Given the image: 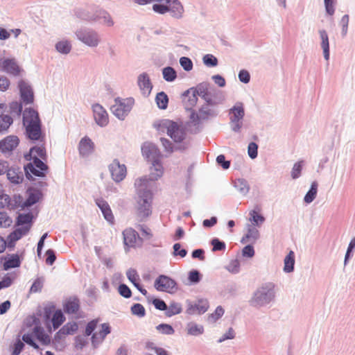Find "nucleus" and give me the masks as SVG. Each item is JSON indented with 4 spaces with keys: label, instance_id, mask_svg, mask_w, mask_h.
Instances as JSON below:
<instances>
[{
    "label": "nucleus",
    "instance_id": "f257e3e1",
    "mask_svg": "<svg viewBox=\"0 0 355 355\" xmlns=\"http://www.w3.org/2000/svg\"><path fill=\"white\" fill-rule=\"evenodd\" d=\"M46 150L44 146H35L31 148L25 159L30 162L24 166L26 175L28 179H33V176L44 177L48 170V166L40 159H45Z\"/></svg>",
    "mask_w": 355,
    "mask_h": 355
},
{
    "label": "nucleus",
    "instance_id": "f03ea898",
    "mask_svg": "<svg viewBox=\"0 0 355 355\" xmlns=\"http://www.w3.org/2000/svg\"><path fill=\"white\" fill-rule=\"evenodd\" d=\"M23 125L26 128L28 137L31 140H39L42 135L41 121L38 112L26 108L23 112Z\"/></svg>",
    "mask_w": 355,
    "mask_h": 355
},
{
    "label": "nucleus",
    "instance_id": "7ed1b4c3",
    "mask_svg": "<svg viewBox=\"0 0 355 355\" xmlns=\"http://www.w3.org/2000/svg\"><path fill=\"white\" fill-rule=\"evenodd\" d=\"M154 128L159 132H166L175 141L182 142L186 136L185 129L182 125L168 119H162L153 124Z\"/></svg>",
    "mask_w": 355,
    "mask_h": 355
},
{
    "label": "nucleus",
    "instance_id": "20e7f679",
    "mask_svg": "<svg viewBox=\"0 0 355 355\" xmlns=\"http://www.w3.org/2000/svg\"><path fill=\"white\" fill-rule=\"evenodd\" d=\"M138 191V199L135 205L136 215L139 221H143L152 214L153 193L150 190L143 189Z\"/></svg>",
    "mask_w": 355,
    "mask_h": 355
},
{
    "label": "nucleus",
    "instance_id": "39448f33",
    "mask_svg": "<svg viewBox=\"0 0 355 355\" xmlns=\"http://www.w3.org/2000/svg\"><path fill=\"white\" fill-rule=\"evenodd\" d=\"M37 340L42 345H48L51 343V336L46 334L44 329L40 326H35L31 331L24 334L22 336V340L27 345L33 347L34 349H39L36 343Z\"/></svg>",
    "mask_w": 355,
    "mask_h": 355
},
{
    "label": "nucleus",
    "instance_id": "423d86ee",
    "mask_svg": "<svg viewBox=\"0 0 355 355\" xmlns=\"http://www.w3.org/2000/svg\"><path fill=\"white\" fill-rule=\"evenodd\" d=\"M151 166L149 168L148 178L143 177L138 178L135 182V186L140 191L143 189H146L149 185L150 182L157 181L164 174V167L161 160L151 162Z\"/></svg>",
    "mask_w": 355,
    "mask_h": 355
},
{
    "label": "nucleus",
    "instance_id": "0eeeda50",
    "mask_svg": "<svg viewBox=\"0 0 355 355\" xmlns=\"http://www.w3.org/2000/svg\"><path fill=\"white\" fill-rule=\"evenodd\" d=\"M134 102L132 98H116L114 100V104L111 107V111L117 118L123 120L130 112Z\"/></svg>",
    "mask_w": 355,
    "mask_h": 355
},
{
    "label": "nucleus",
    "instance_id": "6e6552de",
    "mask_svg": "<svg viewBox=\"0 0 355 355\" xmlns=\"http://www.w3.org/2000/svg\"><path fill=\"white\" fill-rule=\"evenodd\" d=\"M274 285L266 283L262 285L254 293L252 302L254 306H262L268 303L273 297Z\"/></svg>",
    "mask_w": 355,
    "mask_h": 355
},
{
    "label": "nucleus",
    "instance_id": "1a4fd4ad",
    "mask_svg": "<svg viewBox=\"0 0 355 355\" xmlns=\"http://www.w3.org/2000/svg\"><path fill=\"white\" fill-rule=\"evenodd\" d=\"M124 249L126 252L130 248L141 247L143 244V238L140 237L137 232L132 227L125 229L123 232Z\"/></svg>",
    "mask_w": 355,
    "mask_h": 355
},
{
    "label": "nucleus",
    "instance_id": "9d476101",
    "mask_svg": "<svg viewBox=\"0 0 355 355\" xmlns=\"http://www.w3.org/2000/svg\"><path fill=\"white\" fill-rule=\"evenodd\" d=\"M176 282L171 277L162 275L155 281L154 286L158 291L173 293L176 291Z\"/></svg>",
    "mask_w": 355,
    "mask_h": 355
},
{
    "label": "nucleus",
    "instance_id": "9b49d317",
    "mask_svg": "<svg viewBox=\"0 0 355 355\" xmlns=\"http://www.w3.org/2000/svg\"><path fill=\"white\" fill-rule=\"evenodd\" d=\"M109 171L112 180L116 182H121L127 175V168L125 164H120L116 159L109 165Z\"/></svg>",
    "mask_w": 355,
    "mask_h": 355
},
{
    "label": "nucleus",
    "instance_id": "f8f14e48",
    "mask_svg": "<svg viewBox=\"0 0 355 355\" xmlns=\"http://www.w3.org/2000/svg\"><path fill=\"white\" fill-rule=\"evenodd\" d=\"M142 154L148 162L151 163L161 160L162 155L158 148L150 143H146L141 148Z\"/></svg>",
    "mask_w": 355,
    "mask_h": 355
},
{
    "label": "nucleus",
    "instance_id": "ddd939ff",
    "mask_svg": "<svg viewBox=\"0 0 355 355\" xmlns=\"http://www.w3.org/2000/svg\"><path fill=\"white\" fill-rule=\"evenodd\" d=\"M94 119L96 123L101 126H106L109 123V117L107 111L100 104H94L92 106Z\"/></svg>",
    "mask_w": 355,
    "mask_h": 355
},
{
    "label": "nucleus",
    "instance_id": "4468645a",
    "mask_svg": "<svg viewBox=\"0 0 355 355\" xmlns=\"http://www.w3.org/2000/svg\"><path fill=\"white\" fill-rule=\"evenodd\" d=\"M76 35L80 41L89 46H96L99 42L97 33L92 31H79Z\"/></svg>",
    "mask_w": 355,
    "mask_h": 355
},
{
    "label": "nucleus",
    "instance_id": "2eb2a0df",
    "mask_svg": "<svg viewBox=\"0 0 355 355\" xmlns=\"http://www.w3.org/2000/svg\"><path fill=\"white\" fill-rule=\"evenodd\" d=\"M19 143V139L17 136L10 135L0 141V150L3 153H10L15 149Z\"/></svg>",
    "mask_w": 355,
    "mask_h": 355
},
{
    "label": "nucleus",
    "instance_id": "dca6fc26",
    "mask_svg": "<svg viewBox=\"0 0 355 355\" xmlns=\"http://www.w3.org/2000/svg\"><path fill=\"white\" fill-rule=\"evenodd\" d=\"M137 83L143 95L148 96L153 89V85L148 75L146 73L140 74L138 77Z\"/></svg>",
    "mask_w": 355,
    "mask_h": 355
},
{
    "label": "nucleus",
    "instance_id": "f3484780",
    "mask_svg": "<svg viewBox=\"0 0 355 355\" xmlns=\"http://www.w3.org/2000/svg\"><path fill=\"white\" fill-rule=\"evenodd\" d=\"M19 88L21 100L26 104L32 103L34 100L33 92L31 87L24 81L21 80L19 83Z\"/></svg>",
    "mask_w": 355,
    "mask_h": 355
},
{
    "label": "nucleus",
    "instance_id": "a211bd4d",
    "mask_svg": "<svg viewBox=\"0 0 355 355\" xmlns=\"http://www.w3.org/2000/svg\"><path fill=\"white\" fill-rule=\"evenodd\" d=\"M33 215L29 212L27 214H20L18 215L16 220V225L23 229H28V231L31 228L33 224Z\"/></svg>",
    "mask_w": 355,
    "mask_h": 355
},
{
    "label": "nucleus",
    "instance_id": "6ab92c4d",
    "mask_svg": "<svg viewBox=\"0 0 355 355\" xmlns=\"http://www.w3.org/2000/svg\"><path fill=\"white\" fill-rule=\"evenodd\" d=\"M3 71L15 76L20 73V68L13 59H5L2 61Z\"/></svg>",
    "mask_w": 355,
    "mask_h": 355
},
{
    "label": "nucleus",
    "instance_id": "aec40b11",
    "mask_svg": "<svg viewBox=\"0 0 355 355\" xmlns=\"http://www.w3.org/2000/svg\"><path fill=\"white\" fill-rule=\"evenodd\" d=\"M231 113L232 114V116H231V121L236 123V128H234V130H238L240 128L238 123L241 119H243L244 116V109L243 104L241 103H236L231 109Z\"/></svg>",
    "mask_w": 355,
    "mask_h": 355
},
{
    "label": "nucleus",
    "instance_id": "412c9836",
    "mask_svg": "<svg viewBox=\"0 0 355 355\" xmlns=\"http://www.w3.org/2000/svg\"><path fill=\"white\" fill-rule=\"evenodd\" d=\"M94 144L87 137H83L79 143V152L80 155L85 156L92 153L94 150Z\"/></svg>",
    "mask_w": 355,
    "mask_h": 355
},
{
    "label": "nucleus",
    "instance_id": "4be33fe9",
    "mask_svg": "<svg viewBox=\"0 0 355 355\" xmlns=\"http://www.w3.org/2000/svg\"><path fill=\"white\" fill-rule=\"evenodd\" d=\"M96 205L101 210L105 218L110 223L114 221V216L108 203L103 199H97Z\"/></svg>",
    "mask_w": 355,
    "mask_h": 355
},
{
    "label": "nucleus",
    "instance_id": "5701e85b",
    "mask_svg": "<svg viewBox=\"0 0 355 355\" xmlns=\"http://www.w3.org/2000/svg\"><path fill=\"white\" fill-rule=\"evenodd\" d=\"M110 333V327L108 324L104 323L101 326V329L95 332L92 336V343L94 344L102 342L105 336Z\"/></svg>",
    "mask_w": 355,
    "mask_h": 355
},
{
    "label": "nucleus",
    "instance_id": "b1692460",
    "mask_svg": "<svg viewBox=\"0 0 355 355\" xmlns=\"http://www.w3.org/2000/svg\"><path fill=\"white\" fill-rule=\"evenodd\" d=\"M41 193L36 189H28V198L24 202L22 207H29L36 203L40 198Z\"/></svg>",
    "mask_w": 355,
    "mask_h": 355
},
{
    "label": "nucleus",
    "instance_id": "393cba45",
    "mask_svg": "<svg viewBox=\"0 0 355 355\" xmlns=\"http://www.w3.org/2000/svg\"><path fill=\"white\" fill-rule=\"evenodd\" d=\"M320 36L322 40L321 46L323 49L324 57L328 60L329 58V44L328 35L324 30L319 31Z\"/></svg>",
    "mask_w": 355,
    "mask_h": 355
},
{
    "label": "nucleus",
    "instance_id": "a878e982",
    "mask_svg": "<svg viewBox=\"0 0 355 355\" xmlns=\"http://www.w3.org/2000/svg\"><path fill=\"white\" fill-rule=\"evenodd\" d=\"M320 36L322 40L321 46L323 49L324 57L328 60L329 58V44L328 35L324 30L319 31Z\"/></svg>",
    "mask_w": 355,
    "mask_h": 355
},
{
    "label": "nucleus",
    "instance_id": "bb28decb",
    "mask_svg": "<svg viewBox=\"0 0 355 355\" xmlns=\"http://www.w3.org/2000/svg\"><path fill=\"white\" fill-rule=\"evenodd\" d=\"M79 308V300L76 297L69 299L64 306V310L67 313H76Z\"/></svg>",
    "mask_w": 355,
    "mask_h": 355
},
{
    "label": "nucleus",
    "instance_id": "cd10ccee",
    "mask_svg": "<svg viewBox=\"0 0 355 355\" xmlns=\"http://www.w3.org/2000/svg\"><path fill=\"white\" fill-rule=\"evenodd\" d=\"M7 177L8 179L14 184H19L22 182L24 178L21 172L18 171L15 168L7 169Z\"/></svg>",
    "mask_w": 355,
    "mask_h": 355
},
{
    "label": "nucleus",
    "instance_id": "c85d7f7f",
    "mask_svg": "<svg viewBox=\"0 0 355 355\" xmlns=\"http://www.w3.org/2000/svg\"><path fill=\"white\" fill-rule=\"evenodd\" d=\"M284 271L285 272H291L293 271L295 264V253L290 251L284 260Z\"/></svg>",
    "mask_w": 355,
    "mask_h": 355
},
{
    "label": "nucleus",
    "instance_id": "c756f323",
    "mask_svg": "<svg viewBox=\"0 0 355 355\" xmlns=\"http://www.w3.org/2000/svg\"><path fill=\"white\" fill-rule=\"evenodd\" d=\"M20 266L19 257L17 254H12L5 259L3 268L5 270L19 267Z\"/></svg>",
    "mask_w": 355,
    "mask_h": 355
},
{
    "label": "nucleus",
    "instance_id": "7c9ffc66",
    "mask_svg": "<svg viewBox=\"0 0 355 355\" xmlns=\"http://www.w3.org/2000/svg\"><path fill=\"white\" fill-rule=\"evenodd\" d=\"M28 229H23L22 227L16 228L8 236V240L10 242H16L20 239L23 236L28 234Z\"/></svg>",
    "mask_w": 355,
    "mask_h": 355
},
{
    "label": "nucleus",
    "instance_id": "2f4dec72",
    "mask_svg": "<svg viewBox=\"0 0 355 355\" xmlns=\"http://www.w3.org/2000/svg\"><path fill=\"white\" fill-rule=\"evenodd\" d=\"M155 101L159 108L166 109L168 103V96L164 92H159L155 97Z\"/></svg>",
    "mask_w": 355,
    "mask_h": 355
},
{
    "label": "nucleus",
    "instance_id": "473e14b6",
    "mask_svg": "<svg viewBox=\"0 0 355 355\" xmlns=\"http://www.w3.org/2000/svg\"><path fill=\"white\" fill-rule=\"evenodd\" d=\"M259 233L258 230L254 227H250L248 230V233L245 234L244 237L242 239L243 243H246L248 241H254L259 237Z\"/></svg>",
    "mask_w": 355,
    "mask_h": 355
},
{
    "label": "nucleus",
    "instance_id": "72a5a7b5",
    "mask_svg": "<svg viewBox=\"0 0 355 355\" xmlns=\"http://www.w3.org/2000/svg\"><path fill=\"white\" fill-rule=\"evenodd\" d=\"M168 6L170 8L169 11L172 12L175 17L181 16L183 12V7L178 0L171 1V3H169Z\"/></svg>",
    "mask_w": 355,
    "mask_h": 355
},
{
    "label": "nucleus",
    "instance_id": "f704fd0d",
    "mask_svg": "<svg viewBox=\"0 0 355 355\" xmlns=\"http://www.w3.org/2000/svg\"><path fill=\"white\" fill-rule=\"evenodd\" d=\"M317 192L318 183L316 182H313L311 184V189L304 196V201L306 203H311L315 198Z\"/></svg>",
    "mask_w": 355,
    "mask_h": 355
},
{
    "label": "nucleus",
    "instance_id": "c9c22d12",
    "mask_svg": "<svg viewBox=\"0 0 355 355\" xmlns=\"http://www.w3.org/2000/svg\"><path fill=\"white\" fill-rule=\"evenodd\" d=\"M145 347L148 350L153 351L157 355H170V353L161 347L156 346L153 342H147Z\"/></svg>",
    "mask_w": 355,
    "mask_h": 355
},
{
    "label": "nucleus",
    "instance_id": "e433bc0d",
    "mask_svg": "<svg viewBox=\"0 0 355 355\" xmlns=\"http://www.w3.org/2000/svg\"><path fill=\"white\" fill-rule=\"evenodd\" d=\"M78 329L76 323H67L58 332V335H69L76 332Z\"/></svg>",
    "mask_w": 355,
    "mask_h": 355
},
{
    "label": "nucleus",
    "instance_id": "4c0bfd02",
    "mask_svg": "<svg viewBox=\"0 0 355 355\" xmlns=\"http://www.w3.org/2000/svg\"><path fill=\"white\" fill-rule=\"evenodd\" d=\"M182 306L180 304L177 302H172L167 306L166 315L168 317H171L174 315L179 314L182 312Z\"/></svg>",
    "mask_w": 355,
    "mask_h": 355
},
{
    "label": "nucleus",
    "instance_id": "58836bf2",
    "mask_svg": "<svg viewBox=\"0 0 355 355\" xmlns=\"http://www.w3.org/2000/svg\"><path fill=\"white\" fill-rule=\"evenodd\" d=\"M162 74L164 79L168 82L173 81L177 77L175 71L171 67L164 68Z\"/></svg>",
    "mask_w": 355,
    "mask_h": 355
},
{
    "label": "nucleus",
    "instance_id": "ea45409f",
    "mask_svg": "<svg viewBox=\"0 0 355 355\" xmlns=\"http://www.w3.org/2000/svg\"><path fill=\"white\" fill-rule=\"evenodd\" d=\"M64 317L60 310L56 311L52 318V323L54 329H58L64 322Z\"/></svg>",
    "mask_w": 355,
    "mask_h": 355
},
{
    "label": "nucleus",
    "instance_id": "a19ab883",
    "mask_svg": "<svg viewBox=\"0 0 355 355\" xmlns=\"http://www.w3.org/2000/svg\"><path fill=\"white\" fill-rule=\"evenodd\" d=\"M224 314V309L222 306H218L214 313H211L208 317V320L210 322H216Z\"/></svg>",
    "mask_w": 355,
    "mask_h": 355
},
{
    "label": "nucleus",
    "instance_id": "79ce46f5",
    "mask_svg": "<svg viewBox=\"0 0 355 355\" xmlns=\"http://www.w3.org/2000/svg\"><path fill=\"white\" fill-rule=\"evenodd\" d=\"M56 49L62 53H68L71 51V46L69 42L61 41L56 44Z\"/></svg>",
    "mask_w": 355,
    "mask_h": 355
},
{
    "label": "nucleus",
    "instance_id": "37998d69",
    "mask_svg": "<svg viewBox=\"0 0 355 355\" xmlns=\"http://www.w3.org/2000/svg\"><path fill=\"white\" fill-rule=\"evenodd\" d=\"M12 223V218L6 212H0V227L6 228Z\"/></svg>",
    "mask_w": 355,
    "mask_h": 355
},
{
    "label": "nucleus",
    "instance_id": "c03bdc74",
    "mask_svg": "<svg viewBox=\"0 0 355 355\" xmlns=\"http://www.w3.org/2000/svg\"><path fill=\"white\" fill-rule=\"evenodd\" d=\"M12 119L10 116L3 115L2 117H0V131L7 130L12 123Z\"/></svg>",
    "mask_w": 355,
    "mask_h": 355
},
{
    "label": "nucleus",
    "instance_id": "a18cd8bd",
    "mask_svg": "<svg viewBox=\"0 0 355 355\" xmlns=\"http://www.w3.org/2000/svg\"><path fill=\"white\" fill-rule=\"evenodd\" d=\"M203 333V327L196 324H191L188 327V334L192 336H198Z\"/></svg>",
    "mask_w": 355,
    "mask_h": 355
},
{
    "label": "nucleus",
    "instance_id": "49530a36",
    "mask_svg": "<svg viewBox=\"0 0 355 355\" xmlns=\"http://www.w3.org/2000/svg\"><path fill=\"white\" fill-rule=\"evenodd\" d=\"M324 2L327 13L332 16L335 12L336 0H324Z\"/></svg>",
    "mask_w": 355,
    "mask_h": 355
},
{
    "label": "nucleus",
    "instance_id": "de8ad7c7",
    "mask_svg": "<svg viewBox=\"0 0 355 355\" xmlns=\"http://www.w3.org/2000/svg\"><path fill=\"white\" fill-rule=\"evenodd\" d=\"M302 161L298 162L294 164L291 171V176L293 179H296L300 176L301 171L302 169Z\"/></svg>",
    "mask_w": 355,
    "mask_h": 355
},
{
    "label": "nucleus",
    "instance_id": "09e8293b",
    "mask_svg": "<svg viewBox=\"0 0 355 355\" xmlns=\"http://www.w3.org/2000/svg\"><path fill=\"white\" fill-rule=\"evenodd\" d=\"M203 62L205 65L209 67H216L218 64L217 58L211 54L205 55L203 58Z\"/></svg>",
    "mask_w": 355,
    "mask_h": 355
},
{
    "label": "nucleus",
    "instance_id": "8fccbe9b",
    "mask_svg": "<svg viewBox=\"0 0 355 355\" xmlns=\"http://www.w3.org/2000/svg\"><path fill=\"white\" fill-rule=\"evenodd\" d=\"M157 329L159 330L162 334L166 335H172L174 334L173 328L167 324H161L157 327Z\"/></svg>",
    "mask_w": 355,
    "mask_h": 355
},
{
    "label": "nucleus",
    "instance_id": "3c124183",
    "mask_svg": "<svg viewBox=\"0 0 355 355\" xmlns=\"http://www.w3.org/2000/svg\"><path fill=\"white\" fill-rule=\"evenodd\" d=\"M250 220L254 223V225H259L264 221V218L261 215H260L258 212L253 210L250 212Z\"/></svg>",
    "mask_w": 355,
    "mask_h": 355
},
{
    "label": "nucleus",
    "instance_id": "603ef678",
    "mask_svg": "<svg viewBox=\"0 0 355 355\" xmlns=\"http://www.w3.org/2000/svg\"><path fill=\"white\" fill-rule=\"evenodd\" d=\"M153 9L155 12L159 13V14H165L167 12H169L170 8L168 6V5L165 4H159V3H155L153 6Z\"/></svg>",
    "mask_w": 355,
    "mask_h": 355
},
{
    "label": "nucleus",
    "instance_id": "864d4df0",
    "mask_svg": "<svg viewBox=\"0 0 355 355\" xmlns=\"http://www.w3.org/2000/svg\"><path fill=\"white\" fill-rule=\"evenodd\" d=\"M180 63L183 69L186 71H190L193 68V63L189 58L182 57L180 59Z\"/></svg>",
    "mask_w": 355,
    "mask_h": 355
},
{
    "label": "nucleus",
    "instance_id": "5fc2aeb1",
    "mask_svg": "<svg viewBox=\"0 0 355 355\" xmlns=\"http://www.w3.org/2000/svg\"><path fill=\"white\" fill-rule=\"evenodd\" d=\"M240 263L239 260L234 259L227 266V269L232 273H237L239 271Z\"/></svg>",
    "mask_w": 355,
    "mask_h": 355
},
{
    "label": "nucleus",
    "instance_id": "6e6d98bb",
    "mask_svg": "<svg viewBox=\"0 0 355 355\" xmlns=\"http://www.w3.org/2000/svg\"><path fill=\"white\" fill-rule=\"evenodd\" d=\"M132 312L134 315L139 316H144L145 315V309L141 304H135L131 308Z\"/></svg>",
    "mask_w": 355,
    "mask_h": 355
},
{
    "label": "nucleus",
    "instance_id": "4d7b16f0",
    "mask_svg": "<svg viewBox=\"0 0 355 355\" xmlns=\"http://www.w3.org/2000/svg\"><path fill=\"white\" fill-rule=\"evenodd\" d=\"M257 149L258 146L256 143L251 142L249 144L248 148V153L250 157H251L252 159H254L257 157Z\"/></svg>",
    "mask_w": 355,
    "mask_h": 355
},
{
    "label": "nucleus",
    "instance_id": "13d9d810",
    "mask_svg": "<svg viewBox=\"0 0 355 355\" xmlns=\"http://www.w3.org/2000/svg\"><path fill=\"white\" fill-rule=\"evenodd\" d=\"M119 293H120V295L125 298H129L131 297V295H132V292L130 291V289L128 288V286H126L125 284H121L119 286Z\"/></svg>",
    "mask_w": 355,
    "mask_h": 355
},
{
    "label": "nucleus",
    "instance_id": "bf43d9fd",
    "mask_svg": "<svg viewBox=\"0 0 355 355\" xmlns=\"http://www.w3.org/2000/svg\"><path fill=\"white\" fill-rule=\"evenodd\" d=\"M139 229L141 232V235L145 239H150L153 237V233L150 228L145 225H139Z\"/></svg>",
    "mask_w": 355,
    "mask_h": 355
},
{
    "label": "nucleus",
    "instance_id": "052dcab7",
    "mask_svg": "<svg viewBox=\"0 0 355 355\" xmlns=\"http://www.w3.org/2000/svg\"><path fill=\"white\" fill-rule=\"evenodd\" d=\"M24 343L18 339L14 344L12 347V355H18L21 353L22 349H24Z\"/></svg>",
    "mask_w": 355,
    "mask_h": 355
},
{
    "label": "nucleus",
    "instance_id": "680f3d73",
    "mask_svg": "<svg viewBox=\"0 0 355 355\" xmlns=\"http://www.w3.org/2000/svg\"><path fill=\"white\" fill-rule=\"evenodd\" d=\"M43 287V282L40 279H37L35 280L33 284H32L30 292L31 293H37L39 291H41L42 288Z\"/></svg>",
    "mask_w": 355,
    "mask_h": 355
},
{
    "label": "nucleus",
    "instance_id": "e2e57ef3",
    "mask_svg": "<svg viewBox=\"0 0 355 355\" xmlns=\"http://www.w3.org/2000/svg\"><path fill=\"white\" fill-rule=\"evenodd\" d=\"M211 245H213V251H220L225 249V243L220 241L218 239H214L211 241Z\"/></svg>",
    "mask_w": 355,
    "mask_h": 355
},
{
    "label": "nucleus",
    "instance_id": "0e129e2a",
    "mask_svg": "<svg viewBox=\"0 0 355 355\" xmlns=\"http://www.w3.org/2000/svg\"><path fill=\"white\" fill-rule=\"evenodd\" d=\"M349 21V15H345L342 17V19L340 21V25L342 27V33H343V35H345L347 34Z\"/></svg>",
    "mask_w": 355,
    "mask_h": 355
},
{
    "label": "nucleus",
    "instance_id": "69168bd1",
    "mask_svg": "<svg viewBox=\"0 0 355 355\" xmlns=\"http://www.w3.org/2000/svg\"><path fill=\"white\" fill-rule=\"evenodd\" d=\"M127 277L132 284L139 281V277L134 269H130L127 272Z\"/></svg>",
    "mask_w": 355,
    "mask_h": 355
},
{
    "label": "nucleus",
    "instance_id": "338daca9",
    "mask_svg": "<svg viewBox=\"0 0 355 355\" xmlns=\"http://www.w3.org/2000/svg\"><path fill=\"white\" fill-rule=\"evenodd\" d=\"M174 255H179L181 257H184L187 255V250L181 249V245L180 243H175L173 245Z\"/></svg>",
    "mask_w": 355,
    "mask_h": 355
},
{
    "label": "nucleus",
    "instance_id": "774afa93",
    "mask_svg": "<svg viewBox=\"0 0 355 355\" xmlns=\"http://www.w3.org/2000/svg\"><path fill=\"white\" fill-rule=\"evenodd\" d=\"M46 264L52 265L56 259L54 251L53 250L49 249L46 251Z\"/></svg>",
    "mask_w": 355,
    "mask_h": 355
}]
</instances>
